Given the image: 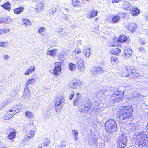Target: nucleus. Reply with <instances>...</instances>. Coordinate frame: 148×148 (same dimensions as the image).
Returning <instances> with one entry per match:
<instances>
[{"mask_svg":"<svg viewBox=\"0 0 148 148\" xmlns=\"http://www.w3.org/2000/svg\"><path fill=\"white\" fill-rule=\"evenodd\" d=\"M20 110L19 108H17L16 110L13 111V113H12V115H13V116L16 114L17 113H18Z\"/></svg>","mask_w":148,"mask_h":148,"instance_id":"54","label":"nucleus"},{"mask_svg":"<svg viewBox=\"0 0 148 148\" xmlns=\"http://www.w3.org/2000/svg\"><path fill=\"white\" fill-rule=\"evenodd\" d=\"M127 137L125 134H122L118 138L117 144L120 148L125 147L127 143Z\"/></svg>","mask_w":148,"mask_h":148,"instance_id":"7","label":"nucleus"},{"mask_svg":"<svg viewBox=\"0 0 148 148\" xmlns=\"http://www.w3.org/2000/svg\"><path fill=\"white\" fill-rule=\"evenodd\" d=\"M35 132L34 131H30L27 133V135H25L24 138L25 139L23 140L25 141L27 140H29L31 138L34 136Z\"/></svg>","mask_w":148,"mask_h":148,"instance_id":"17","label":"nucleus"},{"mask_svg":"<svg viewBox=\"0 0 148 148\" xmlns=\"http://www.w3.org/2000/svg\"><path fill=\"white\" fill-rule=\"evenodd\" d=\"M63 31V29L61 28H59L57 30V31L58 32H61Z\"/></svg>","mask_w":148,"mask_h":148,"instance_id":"59","label":"nucleus"},{"mask_svg":"<svg viewBox=\"0 0 148 148\" xmlns=\"http://www.w3.org/2000/svg\"><path fill=\"white\" fill-rule=\"evenodd\" d=\"M65 103V99L61 95L58 96L56 97L55 102V107L58 110H61Z\"/></svg>","mask_w":148,"mask_h":148,"instance_id":"6","label":"nucleus"},{"mask_svg":"<svg viewBox=\"0 0 148 148\" xmlns=\"http://www.w3.org/2000/svg\"><path fill=\"white\" fill-rule=\"evenodd\" d=\"M121 0H112V2L114 3H118L121 1Z\"/></svg>","mask_w":148,"mask_h":148,"instance_id":"64","label":"nucleus"},{"mask_svg":"<svg viewBox=\"0 0 148 148\" xmlns=\"http://www.w3.org/2000/svg\"><path fill=\"white\" fill-rule=\"evenodd\" d=\"M80 103V100L74 99L73 101V104L74 106H78Z\"/></svg>","mask_w":148,"mask_h":148,"instance_id":"44","label":"nucleus"},{"mask_svg":"<svg viewBox=\"0 0 148 148\" xmlns=\"http://www.w3.org/2000/svg\"><path fill=\"white\" fill-rule=\"evenodd\" d=\"M61 69V67L55 66L54 69L53 70V74L56 75H58L60 73Z\"/></svg>","mask_w":148,"mask_h":148,"instance_id":"22","label":"nucleus"},{"mask_svg":"<svg viewBox=\"0 0 148 148\" xmlns=\"http://www.w3.org/2000/svg\"><path fill=\"white\" fill-rule=\"evenodd\" d=\"M81 52V49L79 48H76L74 51H73V53H74L75 54H78L79 53Z\"/></svg>","mask_w":148,"mask_h":148,"instance_id":"43","label":"nucleus"},{"mask_svg":"<svg viewBox=\"0 0 148 148\" xmlns=\"http://www.w3.org/2000/svg\"><path fill=\"white\" fill-rule=\"evenodd\" d=\"M132 7L131 4L129 2L125 1L123 2L122 8L125 10H131Z\"/></svg>","mask_w":148,"mask_h":148,"instance_id":"16","label":"nucleus"},{"mask_svg":"<svg viewBox=\"0 0 148 148\" xmlns=\"http://www.w3.org/2000/svg\"><path fill=\"white\" fill-rule=\"evenodd\" d=\"M63 57V55L62 53L59 54L58 56V58L59 59H61Z\"/></svg>","mask_w":148,"mask_h":148,"instance_id":"56","label":"nucleus"},{"mask_svg":"<svg viewBox=\"0 0 148 148\" xmlns=\"http://www.w3.org/2000/svg\"><path fill=\"white\" fill-rule=\"evenodd\" d=\"M76 65L79 70L81 72L84 71L85 69V66L83 59L82 58H80L76 62Z\"/></svg>","mask_w":148,"mask_h":148,"instance_id":"8","label":"nucleus"},{"mask_svg":"<svg viewBox=\"0 0 148 148\" xmlns=\"http://www.w3.org/2000/svg\"><path fill=\"white\" fill-rule=\"evenodd\" d=\"M16 132L14 130H12V131H11L8 136V138L10 140H12L14 139L16 136Z\"/></svg>","mask_w":148,"mask_h":148,"instance_id":"21","label":"nucleus"},{"mask_svg":"<svg viewBox=\"0 0 148 148\" xmlns=\"http://www.w3.org/2000/svg\"><path fill=\"white\" fill-rule=\"evenodd\" d=\"M9 58V56L8 55H5L4 57V59L6 60H8Z\"/></svg>","mask_w":148,"mask_h":148,"instance_id":"62","label":"nucleus"},{"mask_svg":"<svg viewBox=\"0 0 148 148\" xmlns=\"http://www.w3.org/2000/svg\"><path fill=\"white\" fill-rule=\"evenodd\" d=\"M56 9L55 7H53L50 8L49 11L50 14H54L56 11Z\"/></svg>","mask_w":148,"mask_h":148,"instance_id":"39","label":"nucleus"},{"mask_svg":"<svg viewBox=\"0 0 148 148\" xmlns=\"http://www.w3.org/2000/svg\"><path fill=\"white\" fill-rule=\"evenodd\" d=\"M87 109H88V108H85L84 107L83 109H82V110H81V112H83L84 113H87L88 112V111L90 109H89L87 111H86V110H87Z\"/></svg>","mask_w":148,"mask_h":148,"instance_id":"46","label":"nucleus"},{"mask_svg":"<svg viewBox=\"0 0 148 148\" xmlns=\"http://www.w3.org/2000/svg\"><path fill=\"white\" fill-rule=\"evenodd\" d=\"M136 142L140 147H145L148 146V136L143 131L136 132Z\"/></svg>","mask_w":148,"mask_h":148,"instance_id":"2","label":"nucleus"},{"mask_svg":"<svg viewBox=\"0 0 148 148\" xmlns=\"http://www.w3.org/2000/svg\"><path fill=\"white\" fill-rule=\"evenodd\" d=\"M23 97L25 99H29L30 93L29 89V86L25 85Z\"/></svg>","mask_w":148,"mask_h":148,"instance_id":"12","label":"nucleus"},{"mask_svg":"<svg viewBox=\"0 0 148 148\" xmlns=\"http://www.w3.org/2000/svg\"><path fill=\"white\" fill-rule=\"evenodd\" d=\"M121 50L117 48L111 49L110 50V53L111 54L117 55L119 53Z\"/></svg>","mask_w":148,"mask_h":148,"instance_id":"20","label":"nucleus"},{"mask_svg":"<svg viewBox=\"0 0 148 148\" xmlns=\"http://www.w3.org/2000/svg\"><path fill=\"white\" fill-rule=\"evenodd\" d=\"M23 22L26 25H29L31 23L30 21L27 19L23 20Z\"/></svg>","mask_w":148,"mask_h":148,"instance_id":"40","label":"nucleus"},{"mask_svg":"<svg viewBox=\"0 0 148 148\" xmlns=\"http://www.w3.org/2000/svg\"><path fill=\"white\" fill-rule=\"evenodd\" d=\"M91 73L93 75H95L99 74L97 72V71L94 67H93L91 70Z\"/></svg>","mask_w":148,"mask_h":148,"instance_id":"38","label":"nucleus"},{"mask_svg":"<svg viewBox=\"0 0 148 148\" xmlns=\"http://www.w3.org/2000/svg\"><path fill=\"white\" fill-rule=\"evenodd\" d=\"M133 95H134V96H133L132 97L133 98H135V97H137L138 95V94L137 93H136L135 92H134V93H133Z\"/></svg>","mask_w":148,"mask_h":148,"instance_id":"58","label":"nucleus"},{"mask_svg":"<svg viewBox=\"0 0 148 148\" xmlns=\"http://www.w3.org/2000/svg\"><path fill=\"white\" fill-rule=\"evenodd\" d=\"M3 104H4V106H5L6 105L9 104V103L8 100H6L3 102Z\"/></svg>","mask_w":148,"mask_h":148,"instance_id":"55","label":"nucleus"},{"mask_svg":"<svg viewBox=\"0 0 148 148\" xmlns=\"http://www.w3.org/2000/svg\"><path fill=\"white\" fill-rule=\"evenodd\" d=\"M75 95L74 92L73 91H72L70 93L69 98L70 100H71L72 99L73 97Z\"/></svg>","mask_w":148,"mask_h":148,"instance_id":"45","label":"nucleus"},{"mask_svg":"<svg viewBox=\"0 0 148 148\" xmlns=\"http://www.w3.org/2000/svg\"><path fill=\"white\" fill-rule=\"evenodd\" d=\"M140 43L141 45H144L145 44V41H144L142 39H140Z\"/></svg>","mask_w":148,"mask_h":148,"instance_id":"57","label":"nucleus"},{"mask_svg":"<svg viewBox=\"0 0 148 148\" xmlns=\"http://www.w3.org/2000/svg\"><path fill=\"white\" fill-rule=\"evenodd\" d=\"M95 69L97 71V72L99 74L103 72L104 69L103 68L97 66L96 67H94Z\"/></svg>","mask_w":148,"mask_h":148,"instance_id":"34","label":"nucleus"},{"mask_svg":"<svg viewBox=\"0 0 148 148\" xmlns=\"http://www.w3.org/2000/svg\"><path fill=\"white\" fill-rule=\"evenodd\" d=\"M25 116L26 117L29 118H33L34 114L30 111H27L25 113Z\"/></svg>","mask_w":148,"mask_h":148,"instance_id":"29","label":"nucleus"},{"mask_svg":"<svg viewBox=\"0 0 148 148\" xmlns=\"http://www.w3.org/2000/svg\"><path fill=\"white\" fill-rule=\"evenodd\" d=\"M82 82L80 80H73L72 84H70V86L73 89H76L81 87L82 85Z\"/></svg>","mask_w":148,"mask_h":148,"instance_id":"10","label":"nucleus"},{"mask_svg":"<svg viewBox=\"0 0 148 148\" xmlns=\"http://www.w3.org/2000/svg\"><path fill=\"white\" fill-rule=\"evenodd\" d=\"M4 33L3 29H0V34H3Z\"/></svg>","mask_w":148,"mask_h":148,"instance_id":"63","label":"nucleus"},{"mask_svg":"<svg viewBox=\"0 0 148 148\" xmlns=\"http://www.w3.org/2000/svg\"><path fill=\"white\" fill-rule=\"evenodd\" d=\"M104 92L103 91L102 89H100L99 91L96 94V96L97 97H101L104 94Z\"/></svg>","mask_w":148,"mask_h":148,"instance_id":"37","label":"nucleus"},{"mask_svg":"<svg viewBox=\"0 0 148 148\" xmlns=\"http://www.w3.org/2000/svg\"><path fill=\"white\" fill-rule=\"evenodd\" d=\"M50 142V141L49 140L47 139H45V143L44 144V146L46 147L47 145L49 144Z\"/></svg>","mask_w":148,"mask_h":148,"instance_id":"47","label":"nucleus"},{"mask_svg":"<svg viewBox=\"0 0 148 148\" xmlns=\"http://www.w3.org/2000/svg\"><path fill=\"white\" fill-rule=\"evenodd\" d=\"M125 56L128 58L131 57L132 54V49L129 47H126L124 49Z\"/></svg>","mask_w":148,"mask_h":148,"instance_id":"15","label":"nucleus"},{"mask_svg":"<svg viewBox=\"0 0 148 148\" xmlns=\"http://www.w3.org/2000/svg\"><path fill=\"white\" fill-rule=\"evenodd\" d=\"M35 69V67L34 65L29 66L27 70L24 72V74L25 75H29L31 73L34 72Z\"/></svg>","mask_w":148,"mask_h":148,"instance_id":"14","label":"nucleus"},{"mask_svg":"<svg viewBox=\"0 0 148 148\" xmlns=\"http://www.w3.org/2000/svg\"><path fill=\"white\" fill-rule=\"evenodd\" d=\"M36 79L34 78H31L28 79L25 85L29 86V84H33L36 82Z\"/></svg>","mask_w":148,"mask_h":148,"instance_id":"25","label":"nucleus"},{"mask_svg":"<svg viewBox=\"0 0 148 148\" xmlns=\"http://www.w3.org/2000/svg\"><path fill=\"white\" fill-rule=\"evenodd\" d=\"M76 98L74 99L80 100V97L79 94V93H77L75 95Z\"/></svg>","mask_w":148,"mask_h":148,"instance_id":"51","label":"nucleus"},{"mask_svg":"<svg viewBox=\"0 0 148 148\" xmlns=\"http://www.w3.org/2000/svg\"><path fill=\"white\" fill-rule=\"evenodd\" d=\"M125 69L127 72L130 74H128L125 76L123 75L124 77H128L130 78H137L140 76V75L138 73V71L136 69V68L133 66H127L125 67Z\"/></svg>","mask_w":148,"mask_h":148,"instance_id":"4","label":"nucleus"},{"mask_svg":"<svg viewBox=\"0 0 148 148\" xmlns=\"http://www.w3.org/2000/svg\"><path fill=\"white\" fill-rule=\"evenodd\" d=\"M72 133L75 136H77L78 134V132L75 130H73L72 131Z\"/></svg>","mask_w":148,"mask_h":148,"instance_id":"48","label":"nucleus"},{"mask_svg":"<svg viewBox=\"0 0 148 148\" xmlns=\"http://www.w3.org/2000/svg\"><path fill=\"white\" fill-rule=\"evenodd\" d=\"M127 39V37L124 35L120 36L118 39V41L120 42H125Z\"/></svg>","mask_w":148,"mask_h":148,"instance_id":"23","label":"nucleus"},{"mask_svg":"<svg viewBox=\"0 0 148 148\" xmlns=\"http://www.w3.org/2000/svg\"><path fill=\"white\" fill-rule=\"evenodd\" d=\"M113 92V93L110 98V100L112 102H118L120 99H121L123 97L124 93L122 92H119L118 90Z\"/></svg>","mask_w":148,"mask_h":148,"instance_id":"5","label":"nucleus"},{"mask_svg":"<svg viewBox=\"0 0 148 148\" xmlns=\"http://www.w3.org/2000/svg\"><path fill=\"white\" fill-rule=\"evenodd\" d=\"M24 8L23 7H20L15 9L14 10V12L16 14H19L23 11Z\"/></svg>","mask_w":148,"mask_h":148,"instance_id":"27","label":"nucleus"},{"mask_svg":"<svg viewBox=\"0 0 148 148\" xmlns=\"http://www.w3.org/2000/svg\"><path fill=\"white\" fill-rule=\"evenodd\" d=\"M7 113H8V117H9L10 118V119L12 118L13 116V115H12V114L11 113V114H10L8 113L9 112Z\"/></svg>","mask_w":148,"mask_h":148,"instance_id":"60","label":"nucleus"},{"mask_svg":"<svg viewBox=\"0 0 148 148\" xmlns=\"http://www.w3.org/2000/svg\"><path fill=\"white\" fill-rule=\"evenodd\" d=\"M120 19V17L118 16H116L113 17L112 21L114 23H116L119 22Z\"/></svg>","mask_w":148,"mask_h":148,"instance_id":"31","label":"nucleus"},{"mask_svg":"<svg viewBox=\"0 0 148 148\" xmlns=\"http://www.w3.org/2000/svg\"><path fill=\"white\" fill-rule=\"evenodd\" d=\"M18 106H15L13 107L12 108V109H10L7 112V113H8L9 112H13V111L16 110L17 108H18Z\"/></svg>","mask_w":148,"mask_h":148,"instance_id":"42","label":"nucleus"},{"mask_svg":"<svg viewBox=\"0 0 148 148\" xmlns=\"http://www.w3.org/2000/svg\"><path fill=\"white\" fill-rule=\"evenodd\" d=\"M1 6L3 8L8 10H10V4L8 2H5V3L2 5Z\"/></svg>","mask_w":148,"mask_h":148,"instance_id":"26","label":"nucleus"},{"mask_svg":"<svg viewBox=\"0 0 148 148\" xmlns=\"http://www.w3.org/2000/svg\"><path fill=\"white\" fill-rule=\"evenodd\" d=\"M138 50L140 51L143 52L145 51L144 48L143 47H140L138 48Z\"/></svg>","mask_w":148,"mask_h":148,"instance_id":"53","label":"nucleus"},{"mask_svg":"<svg viewBox=\"0 0 148 148\" xmlns=\"http://www.w3.org/2000/svg\"><path fill=\"white\" fill-rule=\"evenodd\" d=\"M132 11L131 14L133 16H136L138 15L140 13V11L137 8H132V7L131 8Z\"/></svg>","mask_w":148,"mask_h":148,"instance_id":"19","label":"nucleus"},{"mask_svg":"<svg viewBox=\"0 0 148 148\" xmlns=\"http://www.w3.org/2000/svg\"><path fill=\"white\" fill-rule=\"evenodd\" d=\"M76 65L72 63L69 64V68L71 71H74L76 69Z\"/></svg>","mask_w":148,"mask_h":148,"instance_id":"28","label":"nucleus"},{"mask_svg":"<svg viewBox=\"0 0 148 148\" xmlns=\"http://www.w3.org/2000/svg\"><path fill=\"white\" fill-rule=\"evenodd\" d=\"M8 19H5V20H0V24L4 23H7L8 22Z\"/></svg>","mask_w":148,"mask_h":148,"instance_id":"52","label":"nucleus"},{"mask_svg":"<svg viewBox=\"0 0 148 148\" xmlns=\"http://www.w3.org/2000/svg\"><path fill=\"white\" fill-rule=\"evenodd\" d=\"M111 62L113 64H115L116 62H118V60L117 58L116 57L112 56L111 57Z\"/></svg>","mask_w":148,"mask_h":148,"instance_id":"36","label":"nucleus"},{"mask_svg":"<svg viewBox=\"0 0 148 148\" xmlns=\"http://www.w3.org/2000/svg\"><path fill=\"white\" fill-rule=\"evenodd\" d=\"M55 66L58 67H61V62H57L55 63Z\"/></svg>","mask_w":148,"mask_h":148,"instance_id":"49","label":"nucleus"},{"mask_svg":"<svg viewBox=\"0 0 148 148\" xmlns=\"http://www.w3.org/2000/svg\"><path fill=\"white\" fill-rule=\"evenodd\" d=\"M3 29L5 33L8 32L10 30L8 28H6Z\"/></svg>","mask_w":148,"mask_h":148,"instance_id":"61","label":"nucleus"},{"mask_svg":"<svg viewBox=\"0 0 148 148\" xmlns=\"http://www.w3.org/2000/svg\"><path fill=\"white\" fill-rule=\"evenodd\" d=\"M102 90L104 93L106 92H108V94L111 95L110 92H114L115 91H117L118 89L117 88H114L110 86H109L106 85L104 86L101 89Z\"/></svg>","mask_w":148,"mask_h":148,"instance_id":"9","label":"nucleus"},{"mask_svg":"<svg viewBox=\"0 0 148 148\" xmlns=\"http://www.w3.org/2000/svg\"><path fill=\"white\" fill-rule=\"evenodd\" d=\"M37 7L40 10H42L43 9V5L42 4H40L37 6Z\"/></svg>","mask_w":148,"mask_h":148,"instance_id":"50","label":"nucleus"},{"mask_svg":"<svg viewBox=\"0 0 148 148\" xmlns=\"http://www.w3.org/2000/svg\"><path fill=\"white\" fill-rule=\"evenodd\" d=\"M97 10H92L88 12V15L90 18L94 17L97 14Z\"/></svg>","mask_w":148,"mask_h":148,"instance_id":"24","label":"nucleus"},{"mask_svg":"<svg viewBox=\"0 0 148 148\" xmlns=\"http://www.w3.org/2000/svg\"><path fill=\"white\" fill-rule=\"evenodd\" d=\"M70 18L69 16H66V14H64L63 15L62 17V18L63 19L66 20L67 21H70V19H71H71H73V18L71 16H70Z\"/></svg>","mask_w":148,"mask_h":148,"instance_id":"32","label":"nucleus"},{"mask_svg":"<svg viewBox=\"0 0 148 148\" xmlns=\"http://www.w3.org/2000/svg\"><path fill=\"white\" fill-rule=\"evenodd\" d=\"M45 31V28L43 27H40L38 29V32L41 34L42 32H44Z\"/></svg>","mask_w":148,"mask_h":148,"instance_id":"41","label":"nucleus"},{"mask_svg":"<svg viewBox=\"0 0 148 148\" xmlns=\"http://www.w3.org/2000/svg\"><path fill=\"white\" fill-rule=\"evenodd\" d=\"M90 47H89L86 51V52L84 53V55L87 58H89L90 55Z\"/></svg>","mask_w":148,"mask_h":148,"instance_id":"33","label":"nucleus"},{"mask_svg":"<svg viewBox=\"0 0 148 148\" xmlns=\"http://www.w3.org/2000/svg\"><path fill=\"white\" fill-rule=\"evenodd\" d=\"M9 44L7 42H0V46H2L4 48H7L8 47Z\"/></svg>","mask_w":148,"mask_h":148,"instance_id":"35","label":"nucleus"},{"mask_svg":"<svg viewBox=\"0 0 148 148\" xmlns=\"http://www.w3.org/2000/svg\"><path fill=\"white\" fill-rule=\"evenodd\" d=\"M132 112L133 108L131 105L121 106L118 111L120 118L122 120L130 119Z\"/></svg>","mask_w":148,"mask_h":148,"instance_id":"1","label":"nucleus"},{"mask_svg":"<svg viewBox=\"0 0 148 148\" xmlns=\"http://www.w3.org/2000/svg\"><path fill=\"white\" fill-rule=\"evenodd\" d=\"M72 3L73 6L75 7H77L80 6L79 4L80 3L77 0H72Z\"/></svg>","mask_w":148,"mask_h":148,"instance_id":"30","label":"nucleus"},{"mask_svg":"<svg viewBox=\"0 0 148 148\" xmlns=\"http://www.w3.org/2000/svg\"><path fill=\"white\" fill-rule=\"evenodd\" d=\"M82 105L84 106L85 108H88V109L86 110L87 111L89 109H90L91 108V104L89 99L87 98H86L85 99L81 101Z\"/></svg>","mask_w":148,"mask_h":148,"instance_id":"11","label":"nucleus"},{"mask_svg":"<svg viewBox=\"0 0 148 148\" xmlns=\"http://www.w3.org/2000/svg\"><path fill=\"white\" fill-rule=\"evenodd\" d=\"M105 129L109 133H112L116 131L117 127L116 122L113 119L106 121L105 124Z\"/></svg>","mask_w":148,"mask_h":148,"instance_id":"3","label":"nucleus"},{"mask_svg":"<svg viewBox=\"0 0 148 148\" xmlns=\"http://www.w3.org/2000/svg\"><path fill=\"white\" fill-rule=\"evenodd\" d=\"M58 50L56 49L48 50L47 52V54L52 56H54L57 54Z\"/></svg>","mask_w":148,"mask_h":148,"instance_id":"18","label":"nucleus"},{"mask_svg":"<svg viewBox=\"0 0 148 148\" xmlns=\"http://www.w3.org/2000/svg\"><path fill=\"white\" fill-rule=\"evenodd\" d=\"M137 25L134 23H130L129 24L127 27L129 31L133 32L135 31L137 29Z\"/></svg>","mask_w":148,"mask_h":148,"instance_id":"13","label":"nucleus"}]
</instances>
